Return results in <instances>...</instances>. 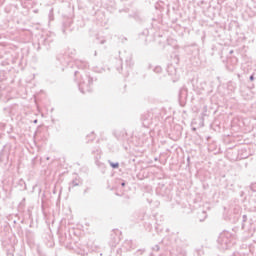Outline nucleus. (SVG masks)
I'll list each match as a JSON object with an SVG mask.
<instances>
[{
    "mask_svg": "<svg viewBox=\"0 0 256 256\" xmlns=\"http://www.w3.org/2000/svg\"><path fill=\"white\" fill-rule=\"evenodd\" d=\"M91 85H93V78L87 75L82 77V80L79 83L81 93H89V91H91Z\"/></svg>",
    "mask_w": 256,
    "mask_h": 256,
    "instance_id": "1",
    "label": "nucleus"
},
{
    "mask_svg": "<svg viewBox=\"0 0 256 256\" xmlns=\"http://www.w3.org/2000/svg\"><path fill=\"white\" fill-rule=\"evenodd\" d=\"M218 243L221 249H229L231 247V234L222 233L218 238Z\"/></svg>",
    "mask_w": 256,
    "mask_h": 256,
    "instance_id": "2",
    "label": "nucleus"
},
{
    "mask_svg": "<svg viewBox=\"0 0 256 256\" xmlns=\"http://www.w3.org/2000/svg\"><path fill=\"white\" fill-rule=\"evenodd\" d=\"M76 65L78 66V67H80V69H87V62H84V61H78V62H76Z\"/></svg>",
    "mask_w": 256,
    "mask_h": 256,
    "instance_id": "3",
    "label": "nucleus"
},
{
    "mask_svg": "<svg viewBox=\"0 0 256 256\" xmlns=\"http://www.w3.org/2000/svg\"><path fill=\"white\" fill-rule=\"evenodd\" d=\"M109 165L111 166L112 169H119V163H113L111 161H109Z\"/></svg>",
    "mask_w": 256,
    "mask_h": 256,
    "instance_id": "4",
    "label": "nucleus"
},
{
    "mask_svg": "<svg viewBox=\"0 0 256 256\" xmlns=\"http://www.w3.org/2000/svg\"><path fill=\"white\" fill-rule=\"evenodd\" d=\"M5 159H7V154L1 153V154H0V162L5 161Z\"/></svg>",
    "mask_w": 256,
    "mask_h": 256,
    "instance_id": "5",
    "label": "nucleus"
},
{
    "mask_svg": "<svg viewBox=\"0 0 256 256\" xmlns=\"http://www.w3.org/2000/svg\"><path fill=\"white\" fill-rule=\"evenodd\" d=\"M154 71L156 72V73H161V67H156L155 69H154Z\"/></svg>",
    "mask_w": 256,
    "mask_h": 256,
    "instance_id": "6",
    "label": "nucleus"
},
{
    "mask_svg": "<svg viewBox=\"0 0 256 256\" xmlns=\"http://www.w3.org/2000/svg\"><path fill=\"white\" fill-rule=\"evenodd\" d=\"M250 81H255V77L253 75L250 76Z\"/></svg>",
    "mask_w": 256,
    "mask_h": 256,
    "instance_id": "7",
    "label": "nucleus"
},
{
    "mask_svg": "<svg viewBox=\"0 0 256 256\" xmlns=\"http://www.w3.org/2000/svg\"><path fill=\"white\" fill-rule=\"evenodd\" d=\"M207 113V107H204V113L202 115H205Z\"/></svg>",
    "mask_w": 256,
    "mask_h": 256,
    "instance_id": "8",
    "label": "nucleus"
},
{
    "mask_svg": "<svg viewBox=\"0 0 256 256\" xmlns=\"http://www.w3.org/2000/svg\"><path fill=\"white\" fill-rule=\"evenodd\" d=\"M244 221H247V215L243 216Z\"/></svg>",
    "mask_w": 256,
    "mask_h": 256,
    "instance_id": "9",
    "label": "nucleus"
},
{
    "mask_svg": "<svg viewBox=\"0 0 256 256\" xmlns=\"http://www.w3.org/2000/svg\"><path fill=\"white\" fill-rule=\"evenodd\" d=\"M121 186H122V187H125V182H122V183H121Z\"/></svg>",
    "mask_w": 256,
    "mask_h": 256,
    "instance_id": "10",
    "label": "nucleus"
},
{
    "mask_svg": "<svg viewBox=\"0 0 256 256\" xmlns=\"http://www.w3.org/2000/svg\"><path fill=\"white\" fill-rule=\"evenodd\" d=\"M73 185H74V187H75V186H77L78 184H77V182H73Z\"/></svg>",
    "mask_w": 256,
    "mask_h": 256,
    "instance_id": "11",
    "label": "nucleus"
}]
</instances>
